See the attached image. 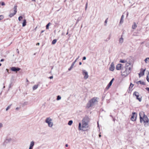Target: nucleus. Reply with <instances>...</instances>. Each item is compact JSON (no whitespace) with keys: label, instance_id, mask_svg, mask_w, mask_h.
Instances as JSON below:
<instances>
[{"label":"nucleus","instance_id":"1","mask_svg":"<svg viewBox=\"0 0 149 149\" xmlns=\"http://www.w3.org/2000/svg\"><path fill=\"white\" fill-rule=\"evenodd\" d=\"M89 121V118L87 116L84 118L82 120V125L81 127V124L79 123V130L85 131L87 130L88 127V123Z\"/></svg>","mask_w":149,"mask_h":149},{"label":"nucleus","instance_id":"2","mask_svg":"<svg viewBox=\"0 0 149 149\" xmlns=\"http://www.w3.org/2000/svg\"><path fill=\"white\" fill-rule=\"evenodd\" d=\"M139 116L140 122L142 123L143 122L144 125L145 127L148 126L149 125V119L147 116L145 115L143 111L140 112Z\"/></svg>","mask_w":149,"mask_h":149},{"label":"nucleus","instance_id":"3","mask_svg":"<svg viewBox=\"0 0 149 149\" xmlns=\"http://www.w3.org/2000/svg\"><path fill=\"white\" fill-rule=\"evenodd\" d=\"M99 98L97 97H94L90 100L87 103L86 108H89L94 106L98 102Z\"/></svg>","mask_w":149,"mask_h":149},{"label":"nucleus","instance_id":"4","mask_svg":"<svg viewBox=\"0 0 149 149\" xmlns=\"http://www.w3.org/2000/svg\"><path fill=\"white\" fill-rule=\"evenodd\" d=\"M45 122L48 124V126L49 127H52L54 125L52 119L50 117L46 118L45 120Z\"/></svg>","mask_w":149,"mask_h":149},{"label":"nucleus","instance_id":"5","mask_svg":"<svg viewBox=\"0 0 149 149\" xmlns=\"http://www.w3.org/2000/svg\"><path fill=\"white\" fill-rule=\"evenodd\" d=\"M130 72L131 70L125 68V69H122L121 71V74L122 76H124V77H126L130 73Z\"/></svg>","mask_w":149,"mask_h":149},{"label":"nucleus","instance_id":"6","mask_svg":"<svg viewBox=\"0 0 149 149\" xmlns=\"http://www.w3.org/2000/svg\"><path fill=\"white\" fill-rule=\"evenodd\" d=\"M134 96L136 97V99L138 100L139 101L141 102V97H139V93L137 92H134L133 93Z\"/></svg>","mask_w":149,"mask_h":149},{"label":"nucleus","instance_id":"7","mask_svg":"<svg viewBox=\"0 0 149 149\" xmlns=\"http://www.w3.org/2000/svg\"><path fill=\"white\" fill-rule=\"evenodd\" d=\"M132 65H131L130 63L127 62L125 64V68L131 70L132 68Z\"/></svg>","mask_w":149,"mask_h":149},{"label":"nucleus","instance_id":"8","mask_svg":"<svg viewBox=\"0 0 149 149\" xmlns=\"http://www.w3.org/2000/svg\"><path fill=\"white\" fill-rule=\"evenodd\" d=\"M136 114L134 112H133L132 114V116L131 118V120L132 121H134L136 119Z\"/></svg>","mask_w":149,"mask_h":149},{"label":"nucleus","instance_id":"9","mask_svg":"<svg viewBox=\"0 0 149 149\" xmlns=\"http://www.w3.org/2000/svg\"><path fill=\"white\" fill-rule=\"evenodd\" d=\"M82 71L83 74L84 75V78L85 79H88V72L85 70H83Z\"/></svg>","mask_w":149,"mask_h":149},{"label":"nucleus","instance_id":"10","mask_svg":"<svg viewBox=\"0 0 149 149\" xmlns=\"http://www.w3.org/2000/svg\"><path fill=\"white\" fill-rule=\"evenodd\" d=\"M115 68V66L114 64L113 63H111L110 67L109 68V70L111 71H113Z\"/></svg>","mask_w":149,"mask_h":149},{"label":"nucleus","instance_id":"11","mask_svg":"<svg viewBox=\"0 0 149 149\" xmlns=\"http://www.w3.org/2000/svg\"><path fill=\"white\" fill-rule=\"evenodd\" d=\"M11 70L12 71L16 72V71H19L20 70V68H18L13 67L11 68Z\"/></svg>","mask_w":149,"mask_h":149},{"label":"nucleus","instance_id":"12","mask_svg":"<svg viewBox=\"0 0 149 149\" xmlns=\"http://www.w3.org/2000/svg\"><path fill=\"white\" fill-rule=\"evenodd\" d=\"M34 145V143L33 141L31 142L29 149H33V147Z\"/></svg>","mask_w":149,"mask_h":149},{"label":"nucleus","instance_id":"13","mask_svg":"<svg viewBox=\"0 0 149 149\" xmlns=\"http://www.w3.org/2000/svg\"><path fill=\"white\" fill-rule=\"evenodd\" d=\"M122 65L121 64H118L116 66V69L118 70H120Z\"/></svg>","mask_w":149,"mask_h":149},{"label":"nucleus","instance_id":"14","mask_svg":"<svg viewBox=\"0 0 149 149\" xmlns=\"http://www.w3.org/2000/svg\"><path fill=\"white\" fill-rule=\"evenodd\" d=\"M122 36H121V37L120 38L119 40V43L121 44H122L123 42V38L122 37Z\"/></svg>","mask_w":149,"mask_h":149},{"label":"nucleus","instance_id":"15","mask_svg":"<svg viewBox=\"0 0 149 149\" xmlns=\"http://www.w3.org/2000/svg\"><path fill=\"white\" fill-rule=\"evenodd\" d=\"M145 71V69L144 70H143L142 72L141 71L140 72L139 74V77H140L141 76H143L144 74V73Z\"/></svg>","mask_w":149,"mask_h":149},{"label":"nucleus","instance_id":"16","mask_svg":"<svg viewBox=\"0 0 149 149\" xmlns=\"http://www.w3.org/2000/svg\"><path fill=\"white\" fill-rule=\"evenodd\" d=\"M112 83L111 82H110L108 85L105 88V89L107 90L109 89L110 86L111 85Z\"/></svg>","mask_w":149,"mask_h":149},{"label":"nucleus","instance_id":"17","mask_svg":"<svg viewBox=\"0 0 149 149\" xmlns=\"http://www.w3.org/2000/svg\"><path fill=\"white\" fill-rule=\"evenodd\" d=\"M124 17V15H122V16H121V19H120V24H122L123 23V19Z\"/></svg>","mask_w":149,"mask_h":149},{"label":"nucleus","instance_id":"18","mask_svg":"<svg viewBox=\"0 0 149 149\" xmlns=\"http://www.w3.org/2000/svg\"><path fill=\"white\" fill-rule=\"evenodd\" d=\"M75 63V62H73V63H72V65H71V66L68 69V70L69 71H70V70H71L72 69V68H73V66L74 65Z\"/></svg>","mask_w":149,"mask_h":149},{"label":"nucleus","instance_id":"19","mask_svg":"<svg viewBox=\"0 0 149 149\" xmlns=\"http://www.w3.org/2000/svg\"><path fill=\"white\" fill-rule=\"evenodd\" d=\"M17 6L16 5H15L14 7L13 8V10L14 11V13L16 14L17 12Z\"/></svg>","mask_w":149,"mask_h":149},{"label":"nucleus","instance_id":"20","mask_svg":"<svg viewBox=\"0 0 149 149\" xmlns=\"http://www.w3.org/2000/svg\"><path fill=\"white\" fill-rule=\"evenodd\" d=\"M38 85H35L34 86H33L32 88L33 90H35L36 89L38 88Z\"/></svg>","mask_w":149,"mask_h":149},{"label":"nucleus","instance_id":"21","mask_svg":"<svg viewBox=\"0 0 149 149\" xmlns=\"http://www.w3.org/2000/svg\"><path fill=\"white\" fill-rule=\"evenodd\" d=\"M137 26L135 22L134 23V24L132 26V28L133 29H135L137 27Z\"/></svg>","mask_w":149,"mask_h":149},{"label":"nucleus","instance_id":"22","mask_svg":"<svg viewBox=\"0 0 149 149\" xmlns=\"http://www.w3.org/2000/svg\"><path fill=\"white\" fill-rule=\"evenodd\" d=\"M26 25V20L25 19L24 20L22 23V26L24 27Z\"/></svg>","mask_w":149,"mask_h":149},{"label":"nucleus","instance_id":"23","mask_svg":"<svg viewBox=\"0 0 149 149\" xmlns=\"http://www.w3.org/2000/svg\"><path fill=\"white\" fill-rule=\"evenodd\" d=\"M139 83L140 84H142V85H145V83L144 82L142 81H138L136 83L137 84H138Z\"/></svg>","mask_w":149,"mask_h":149},{"label":"nucleus","instance_id":"24","mask_svg":"<svg viewBox=\"0 0 149 149\" xmlns=\"http://www.w3.org/2000/svg\"><path fill=\"white\" fill-rule=\"evenodd\" d=\"M11 141V139L10 138L7 139L5 141L6 143H7L10 142Z\"/></svg>","mask_w":149,"mask_h":149},{"label":"nucleus","instance_id":"25","mask_svg":"<svg viewBox=\"0 0 149 149\" xmlns=\"http://www.w3.org/2000/svg\"><path fill=\"white\" fill-rule=\"evenodd\" d=\"M15 14H16L15 13H10L9 16L10 17H11L14 16V15H15Z\"/></svg>","mask_w":149,"mask_h":149},{"label":"nucleus","instance_id":"26","mask_svg":"<svg viewBox=\"0 0 149 149\" xmlns=\"http://www.w3.org/2000/svg\"><path fill=\"white\" fill-rule=\"evenodd\" d=\"M72 123H73V121L72 120H70L69 121V122H68V125H72Z\"/></svg>","mask_w":149,"mask_h":149},{"label":"nucleus","instance_id":"27","mask_svg":"<svg viewBox=\"0 0 149 149\" xmlns=\"http://www.w3.org/2000/svg\"><path fill=\"white\" fill-rule=\"evenodd\" d=\"M56 41H57V40L56 39H54L52 41V44L53 45L54 44L56 43Z\"/></svg>","mask_w":149,"mask_h":149},{"label":"nucleus","instance_id":"28","mask_svg":"<svg viewBox=\"0 0 149 149\" xmlns=\"http://www.w3.org/2000/svg\"><path fill=\"white\" fill-rule=\"evenodd\" d=\"M145 62L146 63H147L148 62V61H149V58H146L145 59Z\"/></svg>","mask_w":149,"mask_h":149},{"label":"nucleus","instance_id":"29","mask_svg":"<svg viewBox=\"0 0 149 149\" xmlns=\"http://www.w3.org/2000/svg\"><path fill=\"white\" fill-rule=\"evenodd\" d=\"M51 24L49 22L46 25V29H49V26L50 25V24Z\"/></svg>","mask_w":149,"mask_h":149},{"label":"nucleus","instance_id":"30","mask_svg":"<svg viewBox=\"0 0 149 149\" xmlns=\"http://www.w3.org/2000/svg\"><path fill=\"white\" fill-rule=\"evenodd\" d=\"M146 80L149 82V73H148L147 75Z\"/></svg>","mask_w":149,"mask_h":149},{"label":"nucleus","instance_id":"31","mask_svg":"<svg viewBox=\"0 0 149 149\" xmlns=\"http://www.w3.org/2000/svg\"><path fill=\"white\" fill-rule=\"evenodd\" d=\"M61 98V97L59 96L58 95L57 96V100H60Z\"/></svg>","mask_w":149,"mask_h":149},{"label":"nucleus","instance_id":"32","mask_svg":"<svg viewBox=\"0 0 149 149\" xmlns=\"http://www.w3.org/2000/svg\"><path fill=\"white\" fill-rule=\"evenodd\" d=\"M120 62L121 63H125L126 62V61L125 60H120Z\"/></svg>","mask_w":149,"mask_h":149},{"label":"nucleus","instance_id":"33","mask_svg":"<svg viewBox=\"0 0 149 149\" xmlns=\"http://www.w3.org/2000/svg\"><path fill=\"white\" fill-rule=\"evenodd\" d=\"M11 105H10L9 106H8L7 108L6 109V111H7L9 109H10V107L11 106Z\"/></svg>","mask_w":149,"mask_h":149},{"label":"nucleus","instance_id":"34","mask_svg":"<svg viewBox=\"0 0 149 149\" xmlns=\"http://www.w3.org/2000/svg\"><path fill=\"white\" fill-rule=\"evenodd\" d=\"M23 18V17L21 16H19V17H18V20L19 21H20L21 20V19H22Z\"/></svg>","mask_w":149,"mask_h":149},{"label":"nucleus","instance_id":"35","mask_svg":"<svg viewBox=\"0 0 149 149\" xmlns=\"http://www.w3.org/2000/svg\"><path fill=\"white\" fill-rule=\"evenodd\" d=\"M1 4V5L2 6H5V3L4 2H0V4Z\"/></svg>","mask_w":149,"mask_h":149},{"label":"nucleus","instance_id":"36","mask_svg":"<svg viewBox=\"0 0 149 149\" xmlns=\"http://www.w3.org/2000/svg\"><path fill=\"white\" fill-rule=\"evenodd\" d=\"M107 19H106L104 22V23H105L104 25L105 26H107Z\"/></svg>","mask_w":149,"mask_h":149},{"label":"nucleus","instance_id":"37","mask_svg":"<svg viewBox=\"0 0 149 149\" xmlns=\"http://www.w3.org/2000/svg\"><path fill=\"white\" fill-rule=\"evenodd\" d=\"M3 17L2 15H0V20L3 19Z\"/></svg>","mask_w":149,"mask_h":149},{"label":"nucleus","instance_id":"38","mask_svg":"<svg viewBox=\"0 0 149 149\" xmlns=\"http://www.w3.org/2000/svg\"><path fill=\"white\" fill-rule=\"evenodd\" d=\"M133 86H134V85L133 84H132V83H131L130 85V88L131 87V88H132V87H133Z\"/></svg>","mask_w":149,"mask_h":149},{"label":"nucleus","instance_id":"39","mask_svg":"<svg viewBox=\"0 0 149 149\" xmlns=\"http://www.w3.org/2000/svg\"><path fill=\"white\" fill-rule=\"evenodd\" d=\"M27 104H28L27 102H25L23 103V105H26Z\"/></svg>","mask_w":149,"mask_h":149},{"label":"nucleus","instance_id":"40","mask_svg":"<svg viewBox=\"0 0 149 149\" xmlns=\"http://www.w3.org/2000/svg\"><path fill=\"white\" fill-rule=\"evenodd\" d=\"M87 6H88V3H86V6H85V10H86L87 9Z\"/></svg>","mask_w":149,"mask_h":149},{"label":"nucleus","instance_id":"41","mask_svg":"<svg viewBox=\"0 0 149 149\" xmlns=\"http://www.w3.org/2000/svg\"><path fill=\"white\" fill-rule=\"evenodd\" d=\"M3 124L1 123H0V129L3 127Z\"/></svg>","mask_w":149,"mask_h":149},{"label":"nucleus","instance_id":"42","mask_svg":"<svg viewBox=\"0 0 149 149\" xmlns=\"http://www.w3.org/2000/svg\"><path fill=\"white\" fill-rule=\"evenodd\" d=\"M79 56L75 60V61L74 62H75V63L76 62L77 60H78V59L79 58Z\"/></svg>","mask_w":149,"mask_h":149},{"label":"nucleus","instance_id":"43","mask_svg":"<svg viewBox=\"0 0 149 149\" xmlns=\"http://www.w3.org/2000/svg\"><path fill=\"white\" fill-rule=\"evenodd\" d=\"M86 59V58L85 56H84L83 58V60H85Z\"/></svg>","mask_w":149,"mask_h":149},{"label":"nucleus","instance_id":"44","mask_svg":"<svg viewBox=\"0 0 149 149\" xmlns=\"http://www.w3.org/2000/svg\"><path fill=\"white\" fill-rule=\"evenodd\" d=\"M114 78L112 79L110 81V82H111V83H112L113 81V80H114Z\"/></svg>","mask_w":149,"mask_h":149},{"label":"nucleus","instance_id":"45","mask_svg":"<svg viewBox=\"0 0 149 149\" xmlns=\"http://www.w3.org/2000/svg\"><path fill=\"white\" fill-rule=\"evenodd\" d=\"M49 78L50 79H52L53 78V77L52 76H50L49 77Z\"/></svg>","mask_w":149,"mask_h":149},{"label":"nucleus","instance_id":"46","mask_svg":"<svg viewBox=\"0 0 149 149\" xmlns=\"http://www.w3.org/2000/svg\"><path fill=\"white\" fill-rule=\"evenodd\" d=\"M17 53L19 54V51L18 50V49H17Z\"/></svg>","mask_w":149,"mask_h":149},{"label":"nucleus","instance_id":"47","mask_svg":"<svg viewBox=\"0 0 149 149\" xmlns=\"http://www.w3.org/2000/svg\"><path fill=\"white\" fill-rule=\"evenodd\" d=\"M4 60V59H1V62H2V61H3Z\"/></svg>","mask_w":149,"mask_h":149},{"label":"nucleus","instance_id":"48","mask_svg":"<svg viewBox=\"0 0 149 149\" xmlns=\"http://www.w3.org/2000/svg\"><path fill=\"white\" fill-rule=\"evenodd\" d=\"M19 109V108H18V107H17L16 109V110H18Z\"/></svg>","mask_w":149,"mask_h":149},{"label":"nucleus","instance_id":"49","mask_svg":"<svg viewBox=\"0 0 149 149\" xmlns=\"http://www.w3.org/2000/svg\"><path fill=\"white\" fill-rule=\"evenodd\" d=\"M40 45L39 43H38L36 44V45Z\"/></svg>","mask_w":149,"mask_h":149},{"label":"nucleus","instance_id":"50","mask_svg":"<svg viewBox=\"0 0 149 149\" xmlns=\"http://www.w3.org/2000/svg\"><path fill=\"white\" fill-rule=\"evenodd\" d=\"M81 64H82V63H81V62H80L79 63V65H81Z\"/></svg>","mask_w":149,"mask_h":149},{"label":"nucleus","instance_id":"51","mask_svg":"<svg viewBox=\"0 0 149 149\" xmlns=\"http://www.w3.org/2000/svg\"><path fill=\"white\" fill-rule=\"evenodd\" d=\"M65 146H66V147H68V144H66L65 145Z\"/></svg>","mask_w":149,"mask_h":149},{"label":"nucleus","instance_id":"52","mask_svg":"<svg viewBox=\"0 0 149 149\" xmlns=\"http://www.w3.org/2000/svg\"><path fill=\"white\" fill-rule=\"evenodd\" d=\"M44 32V31H43V30L42 31H41V33H43Z\"/></svg>","mask_w":149,"mask_h":149},{"label":"nucleus","instance_id":"53","mask_svg":"<svg viewBox=\"0 0 149 149\" xmlns=\"http://www.w3.org/2000/svg\"><path fill=\"white\" fill-rule=\"evenodd\" d=\"M97 125H98V127H99V124H98V122H97Z\"/></svg>","mask_w":149,"mask_h":149},{"label":"nucleus","instance_id":"54","mask_svg":"<svg viewBox=\"0 0 149 149\" xmlns=\"http://www.w3.org/2000/svg\"><path fill=\"white\" fill-rule=\"evenodd\" d=\"M128 15V12L127 13V17Z\"/></svg>","mask_w":149,"mask_h":149},{"label":"nucleus","instance_id":"55","mask_svg":"<svg viewBox=\"0 0 149 149\" xmlns=\"http://www.w3.org/2000/svg\"><path fill=\"white\" fill-rule=\"evenodd\" d=\"M26 81L27 82H28L29 81H28V80L27 79H26Z\"/></svg>","mask_w":149,"mask_h":149},{"label":"nucleus","instance_id":"56","mask_svg":"<svg viewBox=\"0 0 149 149\" xmlns=\"http://www.w3.org/2000/svg\"><path fill=\"white\" fill-rule=\"evenodd\" d=\"M99 136L100 137L101 136V135L100 134L99 135Z\"/></svg>","mask_w":149,"mask_h":149},{"label":"nucleus","instance_id":"57","mask_svg":"<svg viewBox=\"0 0 149 149\" xmlns=\"http://www.w3.org/2000/svg\"><path fill=\"white\" fill-rule=\"evenodd\" d=\"M6 70L8 72V70L7 69H6Z\"/></svg>","mask_w":149,"mask_h":149},{"label":"nucleus","instance_id":"58","mask_svg":"<svg viewBox=\"0 0 149 149\" xmlns=\"http://www.w3.org/2000/svg\"><path fill=\"white\" fill-rule=\"evenodd\" d=\"M68 34V32H67V33H66V34L67 35Z\"/></svg>","mask_w":149,"mask_h":149},{"label":"nucleus","instance_id":"59","mask_svg":"<svg viewBox=\"0 0 149 149\" xmlns=\"http://www.w3.org/2000/svg\"><path fill=\"white\" fill-rule=\"evenodd\" d=\"M32 1H35V0H32Z\"/></svg>","mask_w":149,"mask_h":149},{"label":"nucleus","instance_id":"60","mask_svg":"<svg viewBox=\"0 0 149 149\" xmlns=\"http://www.w3.org/2000/svg\"><path fill=\"white\" fill-rule=\"evenodd\" d=\"M1 65V63H0V66Z\"/></svg>","mask_w":149,"mask_h":149},{"label":"nucleus","instance_id":"61","mask_svg":"<svg viewBox=\"0 0 149 149\" xmlns=\"http://www.w3.org/2000/svg\"><path fill=\"white\" fill-rule=\"evenodd\" d=\"M5 88V86H3V88Z\"/></svg>","mask_w":149,"mask_h":149},{"label":"nucleus","instance_id":"62","mask_svg":"<svg viewBox=\"0 0 149 149\" xmlns=\"http://www.w3.org/2000/svg\"><path fill=\"white\" fill-rule=\"evenodd\" d=\"M9 88H10V85L9 86Z\"/></svg>","mask_w":149,"mask_h":149}]
</instances>
